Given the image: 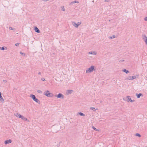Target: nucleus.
Returning a JSON list of instances; mask_svg holds the SVG:
<instances>
[{
    "instance_id": "obj_1",
    "label": "nucleus",
    "mask_w": 147,
    "mask_h": 147,
    "mask_svg": "<svg viewBox=\"0 0 147 147\" xmlns=\"http://www.w3.org/2000/svg\"><path fill=\"white\" fill-rule=\"evenodd\" d=\"M30 97H31L32 99L37 103L40 104V101L36 97L35 95L31 94L30 95Z\"/></svg>"
},
{
    "instance_id": "obj_2",
    "label": "nucleus",
    "mask_w": 147,
    "mask_h": 147,
    "mask_svg": "<svg viewBox=\"0 0 147 147\" xmlns=\"http://www.w3.org/2000/svg\"><path fill=\"white\" fill-rule=\"evenodd\" d=\"M94 69V66L93 65L91 66L89 68L86 70V73H90L93 71Z\"/></svg>"
},
{
    "instance_id": "obj_3",
    "label": "nucleus",
    "mask_w": 147,
    "mask_h": 147,
    "mask_svg": "<svg viewBox=\"0 0 147 147\" xmlns=\"http://www.w3.org/2000/svg\"><path fill=\"white\" fill-rule=\"evenodd\" d=\"M55 96L57 97V98H60L61 99H63L64 97V96L61 93H59L58 94L55 95Z\"/></svg>"
},
{
    "instance_id": "obj_4",
    "label": "nucleus",
    "mask_w": 147,
    "mask_h": 147,
    "mask_svg": "<svg viewBox=\"0 0 147 147\" xmlns=\"http://www.w3.org/2000/svg\"><path fill=\"white\" fill-rule=\"evenodd\" d=\"M46 92L45 95L46 96L48 97H51L53 96V94L52 93H50L49 90H47Z\"/></svg>"
},
{
    "instance_id": "obj_5",
    "label": "nucleus",
    "mask_w": 147,
    "mask_h": 147,
    "mask_svg": "<svg viewBox=\"0 0 147 147\" xmlns=\"http://www.w3.org/2000/svg\"><path fill=\"white\" fill-rule=\"evenodd\" d=\"M12 142V140L10 139L7 140H5V141L4 143L5 144H9Z\"/></svg>"
},
{
    "instance_id": "obj_6",
    "label": "nucleus",
    "mask_w": 147,
    "mask_h": 147,
    "mask_svg": "<svg viewBox=\"0 0 147 147\" xmlns=\"http://www.w3.org/2000/svg\"><path fill=\"white\" fill-rule=\"evenodd\" d=\"M34 30L35 32H36L38 33H40V30L36 26H35L34 27Z\"/></svg>"
},
{
    "instance_id": "obj_7",
    "label": "nucleus",
    "mask_w": 147,
    "mask_h": 147,
    "mask_svg": "<svg viewBox=\"0 0 147 147\" xmlns=\"http://www.w3.org/2000/svg\"><path fill=\"white\" fill-rule=\"evenodd\" d=\"M136 95L138 98H139L140 96H143V95L142 94L140 93L139 94H137L136 93Z\"/></svg>"
},
{
    "instance_id": "obj_8",
    "label": "nucleus",
    "mask_w": 147,
    "mask_h": 147,
    "mask_svg": "<svg viewBox=\"0 0 147 147\" xmlns=\"http://www.w3.org/2000/svg\"><path fill=\"white\" fill-rule=\"evenodd\" d=\"M67 91V94H71L74 92L73 90H68Z\"/></svg>"
},
{
    "instance_id": "obj_9",
    "label": "nucleus",
    "mask_w": 147,
    "mask_h": 147,
    "mask_svg": "<svg viewBox=\"0 0 147 147\" xmlns=\"http://www.w3.org/2000/svg\"><path fill=\"white\" fill-rule=\"evenodd\" d=\"M72 24L73 25L75 26V27L76 28H78V26L77 25V24H76L75 22H72Z\"/></svg>"
},
{
    "instance_id": "obj_10",
    "label": "nucleus",
    "mask_w": 147,
    "mask_h": 147,
    "mask_svg": "<svg viewBox=\"0 0 147 147\" xmlns=\"http://www.w3.org/2000/svg\"><path fill=\"white\" fill-rule=\"evenodd\" d=\"M21 119L23 120L29 121L28 119H27L24 116H22Z\"/></svg>"
},
{
    "instance_id": "obj_11",
    "label": "nucleus",
    "mask_w": 147,
    "mask_h": 147,
    "mask_svg": "<svg viewBox=\"0 0 147 147\" xmlns=\"http://www.w3.org/2000/svg\"><path fill=\"white\" fill-rule=\"evenodd\" d=\"M17 117H18L20 118H21L23 115H21L18 113H16V115Z\"/></svg>"
},
{
    "instance_id": "obj_12",
    "label": "nucleus",
    "mask_w": 147,
    "mask_h": 147,
    "mask_svg": "<svg viewBox=\"0 0 147 147\" xmlns=\"http://www.w3.org/2000/svg\"><path fill=\"white\" fill-rule=\"evenodd\" d=\"M138 76H139L138 75H136L135 76H131L132 80L136 78H138Z\"/></svg>"
},
{
    "instance_id": "obj_13",
    "label": "nucleus",
    "mask_w": 147,
    "mask_h": 147,
    "mask_svg": "<svg viewBox=\"0 0 147 147\" xmlns=\"http://www.w3.org/2000/svg\"><path fill=\"white\" fill-rule=\"evenodd\" d=\"M79 2V1H72V2H71L70 4V5H73V4H74V3H78Z\"/></svg>"
},
{
    "instance_id": "obj_14",
    "label": "nucleus",
    "mask_w": 147,
    "mask_h": 147,
    "mask_svg": "<svg viewBox=\"0 0 147 147\" xmlns=\"http://www.w3.org/2000/svg\"><path fill=\"white\" fill-rule=\"evenodd\" d=\"M123 71L127 74H128L129 72V71L128 70H127L125 69H124L123 70Z\"/></svg>"
},
{
    "instance_id": "obj_15",
    "label": "nucleus",
    "mask_w": 147,
    "mask_h": 147,
    "mask_svg": "<svg viewBox=\"0 0 147 147\" xmlns=\"http://www.w3.org/2000/svg\"><path fill=\"white\" fill-rule=\"evenodd\" d=\"M7 49V48L5 47H0V49L2 50H4L5 49Z\"/></svg>"
},
{
    "instance_id": "obj_16",
    "label": "nucleus",
    "mask_w": 147,
    "mask_h": 147,
    "mask_svg": "<svg viewBox=\"0 0 147 147\" xmlns=\"http://www.w3.org/2000/svg\"><path fill=\"white\" fill-rule=\"evenodd\" d=\"M127 98H128V101L127 102H130V100H131V98L130 96H127Z\"/></svg>"
},
{
    "instance_id": "obj_17",
    "label": "nucleus",
    "mask_w": 147,
    "mask_h": 147,
    "mask_svg": "<svg viewBox=\"0 0 147 147\" xmlns=\"http://www.w3.org/2000/svg\"><path fill=\"white\" fill-rule=\"evenodd\" d=\"M78 113H79V114L81 116H85V115L82 112H79Z\"/></svg>"
},
{
    "instance_id": "obj_18",
    "label": "nucleus",
    "mask_w": 147,
    "mask_h": 147,
    "mask_svg": "<svg viewBox=\"0 0 147 147\" xmlns=\"http://www.w3.org/2000/svg\"><path fill=\"white\" fill-rule=\"evenodd\" d=\"M0 100L2 102H4V99L2 96L0 97Z\"/></svg>"
},
{
    "instance_id": "obj_19",
    "label": "nucleus",
    "mask_w": 147,
    "mask_h": 147,
    "mask_svg": "<svg viewBox=\"0 0 147 147\" xmlns=\"http://www.w3.org/2000/svg\"><path fill=\"white\" fill-rule=\"evenodd\" d=\"M92 128L94 130H95L96 131H99V129H96L95 127H94V126H92Z\"/></svg>"
},
{
    "instance_id": "obj_20",
    "label": "nucleus",
    "mask_w": 147,
    "mask_h": 147,
    "mask_svg": "<svg viewBox=\"0 0 147 147\" xmlns=\"http://www.w3.org/2000/svg\"><path fill=\"white\" fill-rule=\"evenodd\" d=\"M90 109L93 110L94 111H96V109L94 107H91L90 108Z\"/></svg>"
},
{
    "instance_id": "obj_21",
    "label": "nucleus",
    "mask_w": 147,
    "mask_h": 147,
    "mask_svg": "<svg viewBox=\"0 0 147 147\" xmlns=\"http://www.w3.org/2000/svg\"><path fill=\"white\" fill-rule=\"evenodd\" d=\"M115 35H113L111 36H110L109 37L111 39H113L114 38H115Z\"/></svg>"
},
{
    "instance_id": "obj_22",
    "label": "nucleus",
    "mask_w": 147,
    "mask_h": 147,
    "mask_svg": "<svg viewBox=\"0 0 147 147\" xmlns=\"http://www.w3.org/2000/svg\"><path fill=\"white\" fill-rule=\"evenodd\" d=\"M131 77V76H129L127 78V79L128 80H132Z\"/></svg>"
},
{
    "instance_id": "obj_23",
    "label": "nucleus",
    "mask_w": 147,
    "mask_h": 147,
    "mask_svg": "<svg viewBox=\"0 0 147 147\" xmlns=\"http://www.w3.org/2000/svg\"><path fill=\"white\" fill-rule=\"evenodd\" d=\"M136 136H138L139 137H141V135L140 134L138 133L136 134Z\"/></svg>"
},
{
    "instance_id": "obj_24",
    "label": "nucleus",
    "mask_w": 147,
    "mask_h": 147,
    "mask_svg": "<svg viewBox=\"0 0 147 147\" xmlns=\"http://www.w3.org/2000/svg\"><path fill=\"white\" fill-rule=\"evenodd\" d=\"M20 54L22 55H23V56H25V55H26V54L25 53H24L22 52H20Z\"/></svg>"
},
{
    "instance_id": "obj_25",
    "label": "nucleus",
    "mask_w": 147,
    "mask_h": 147,
    "mask_svg": "<svg viewBox=\"0 0 147 147\" xmlns=\"http://www.w3.org/2000/svg\"><path fill=\"white\" fill-rule=\"evenodd\" d=\"M9 29L10 30H15V29L14 28H12L11 27H9Z\"/></svg>"
},
{
    "instance_id": "obj_26",
    "label": "nucleus",
    "mask_w": 147,
    "mask_h": 147,
    "mask_svg": "<svg viewBox=\"0 0 147 147\" xmlns=\"http://www.w3.org/2000/svg\"><path fill=\"white\" fill-rule=\"evenodd\" d=\"M123 100H125V101H128V98H127V97L126 98H123Z\"/></svg>"
},
{
    "instance_id": "obj_27",
    "label": "nucleus",
    "mask_w": 147,
    "mask_h": 147,
    "mask_svg": "<svg viewBox=\"0 0 147 147\" xmlns=\"http://www.w3.org/2000/svg\"><path fill=\"white\" fill-rule=\"evenodd\" d=\"M37 92L39 93L42 94V92L40 90H37Z\"/></svg>"
},
{
    "instance_id": "obj_28",
    "label": "nucleus",
    "mask_w": 147,
    "mask_h": 147,
    "mask_svg": "<svg viewBox=\"0 0 147 147\" xmlns=\"http://www.w3.org/2000/svg\"><path fill=\"white\" fill-rule=\"evenodd\" d=\"M81 24V22H78L77 24L78 26L80 25V24Z\"/></svg>"
},
{
    "instance_id": "obj_29",
    "label": "nucleus",
    "mask_w": 147,
    "mask_h": 147,
    "mask_svg": "<svg viewBox=\"0 0 147 147\" xmlns=\"http://www.w3.org/2000/svg\"><path fill=\"white\" fill-rule=\"evenodd\" d=\"M41 79V80L42 81H45V79L44 78H42Z\"/></svg>"
},
{
    "instance_id": "obj_30",
    "label": "nucleus",
    "mask_w": 147,
    "mask_h": 147,
    "mask_svg": "<svg viewBox=\"0 0 147 147\" xmlns=\"http://www.w3.org/2000/svg\"><path fill=\"white\" fill-rule=\"evenodd\" d=\"M93 53H95V52H90L89 53V54H93Z\"/></svg>"
},
{
    "instance_id": "obj_31",
    "label": "nucleus",
    "mask_w": 147,
    "mask_h": 147,
    "mask_svg": "<svg viewBox=\"0 0 147 147\" xmlns=\"http://www.w3.org/2000/svg\"><path fill=\"white\" fill-rule=\"evenodd\" d=\"M19 43H17L15 44V45L16 46L18 47L19 46Z\"/></svg>"
},
{
    "instance_id": "obj_32",
    "label": "nucleus",
    "mask_w": 147,
    "mask_h": 147,
    "mask_svg": "<svg viewBox=\"0 0 147 147\" xmlns=\"http://www.w3.org/2000/svg\"><path fill=\"white\" fill-rule=\"evenodd\" d=\"M135 101V100H130V102H134Z\"/></svg>"
},
{
    "instance_id": "obj_33",
    "label": "nucleus",
    "mask_w": 147,
    "mask_h": 147,
    "mask_svg": "<svg viewBox=\"0 0 147 147\" xmlns=\"http://www.w3.org/2000/svg\"><path fill=\"white\" fill-rule=\"evenodd\" d=\"M124 61V60H120L119 61V62H123Z\"/></svg>"
},
{
    "instance_id": "obj_34",
    "label": "nucleus",
    "mask_w": 147,
    "mask_h": 147,
    "mask_svg": "<svg viewBox=\"0 0 147 147\" xmlns=\"http://www.w3.org/2000/svg\"><path fill=\"white\" fill-rule=\"evenodd\" d=\"M144 20L145 21H147V16L144 19Z\"/></svg>"
},
{
    "instance_id": "obj_35",
    "label": "nucleus",
    "mask_w": 147,
    "mask_h": 147,
    "mask_svg": "<svg viewBox=\"0 0 147 147\" xmlns=\"http://www.w3.org/2000/svg\"><path fill=\"white\" fill-rule=\"evenodd\" d=\"M63 8H62V10L64 11L65 10V9L64 8V6H63Z\"/></svg>"
},
{
    "instance_id": "obj_36",
    "label": "nucleus",
    "mask_w": 147,
    "mask_h": 147,
    "mask_svg": "<svg viewBox=\"0 0 147 147\" xmlns=\"http://www.w3.org/2000/svg\"><path fill=\"white\" fill-rule=\"evenodd\" d=\"M3 82H4L6 83L7 82V81L6 80H3Z\"/></svg>"
},
{
    "instance_id": "obj_37",
    "label": "nucleus",
    "mask_w": 147,
    "mask_h": 147,
    "mask_svg": "<svg viewBox=\"0 0 147 147\" xmlns=\"http://www.w3.org/2000/svg\"><path fill=\"white\" fill-rule=\"evenodd\" d=\"M109 0H105V2H107L109 1Z\"/></svg>"
},
{
    "instance_id": "obj_38",
    "label": "nucleus",
    "mask_w": 147,
    "mask_h": 147,
    "mask_svg": "<svg viewBox=\"0 0 147 147\" xmlns=\"http://www.w3.org/2000/svg\"><path fill=\"white\" fill-rule=\"evenodd\" d=\"M41 72H38V74L39 75H41Z\"/></svg>"
},
{
    "instance_id": "obj_39",
    "label": "nucleus",
    "mask_w": 147,
    "mask_h": 147,
    "mask_svg": "<svg viewBox=\"0 0 147 147\" xmlns=\"http://www.w3.org/2000/svg\"><path fill=\"white\" fill-rule=\"evenodd\" d=\"M1 96V92H0V97Z\"/></svg>"
},
{
    "instance_id": "obj_40",
    "label": "nucleus",
    "mask_w": 147,
    "mask_h": 147,
    "mask_svg": "<svg viewBox=\"0 0 147 147\" xmlns=\"http://www.w3.org/2000/svg\"><path fill=\"white\" fill-rule=\"evenodd\" d=\"M102 100H100V103H102Z\"/></svg>"
}]
</instances>
